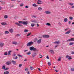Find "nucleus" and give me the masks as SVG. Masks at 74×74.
Returning a JSON list of instances; mask_svg holds the SVG:
<instances>
[{"instance_id":"1","label":"nucleus","mask_w":74,"mask_h":74,"mask_svg":"<svg viewBox=\"0 0 74 74\" xmlns=\"http://www.w3.org/2000/svg\"><path fill=\"white\" fill-rule=\"evenodd\" d=\"M29 49L30 51H36L37 49L33 47H29Z\"/></svg>"},{"instance_id":"2","label":"nucleus","mask_w":74,"mask_h":74,"mask_svg":"<svg viewBox=\"0 0 74 74\" xmlns=\"http://www.w3.org/2000/svg\"><path fill=\"white\" fill-rule=\"evenodd\" d=\"M33 42L31 41L30 42H29L28 43H27V47H30L32 45H33Z\"/></svg>"},{"instance_id":"3","label":"nucleus","mask_w":74,"mask_h":74,"mask_svg":"<svg viewBox=\"0 0 74 74\" xmlns=\"http://www.w3.org/2000/svg\"><path fill=\"white\" fill-rule=\"evenodd\" d=\"M42 37L45 38H48L49 37V36L44 35L42 36Z\"/></svg>"},{"instance_id":"4","label":"nucleus","mask_w":74,"mask_h":74,"mask_svg":"<svg viewBox=\"0 0 74 74\" xmlns=\"http://www.w3.org/2000/svg\"><path fill=\"white\" fill-rule=\"evenodd\" d=\"M45 13L46 14H51V12L50 11H46L45 12Z\"/></svg>"},{"instance_id":"5","label":"nucleus","mask_w":74,"mask_h":74,"mask_svg":"<svg viewBox=\"0 0 74 74\" xmlns=\"http://www.w3.org/2000/svg\"><path fill=\"white\" fill-rule=\"evenodd\" d=\"M49 52H50L51 53V54H53V55L54 54V51H53V50H50L49 51Z\"/></svg>"},{"instance_id":"6","label":"nucleus","mask_w":74,"mask_h":74,"mask_svg":"<svg viewBox=\"0 0 74 74\" xmlns=\"http://www.w3.org/2000/svg\"><path fill=\"white\" fill-rule=\"evenodd\" d=\"M23 24L24 25H27V21H23Z\"/></svg>"},{"instance_id":"7","label":"nucleus","mask_w":74,"mask_h":74,"mask_svg":"<svg viewBox=\"0 0 74 74\" xmlns=\"http://www.w3.org/2000/svg\"><path fill=\"white\" fill-rule=\"evenodd\" d=\"M42 40L41 39H39L37 41V43L38 44H40Z\"/></svg>"},{"instance_id":"8","label":"nucleus","mask_w":74,"mask_h":74,"mask_svg":"<svg viewBox=\"0 0 74 74\" xmlns=\"http://www.w3.org/2000/svg\"><path fill=\"white\" fill-rule=\"evenodd\" d=\"M11 62L10 61H8L6 62V64L7 65H10V64H11Z\"/></svg>"},{"instance_id":"9","label":"nucleus","mask_w":74,"mask_h":74,"mask_svg":"<svg viewBox=\"0 0 74 74\" xmlns=\"http://www.w3.org/2000/svg\"><path fill=\"white\" fill-rule=\"evenodd\" d=\"M71 32V30H69V31L65 33V34H69Z\"/></svg>"},{"instance_id":"10","label":"nucleus","mask_w":74,"mask_h":74,"mask_svg":"<svg viewBox=\"0 0 74 74\" xmlns=\"http://www.w3.org/2000/svg\"><path fill=\"white\" fill-rule=\"evenodd\" d=\"M60 42L59 41H56L55 42H53L54 44H60Z\"/></svg>"},{"instance_id":"11","label":"nucleus","mask_w":74,"mask_h":74,"mask_svg":"<svg viewBox=\"0 0 74 74\" xmlns=\"http://www.w3.org/2000/svg\"><path fill=\"white\" fill-rule=\"evenodd\" d=\"M9 32H10V33H13L14 32V30L12 29H9Z\"/></svg>"},{"instance_id":"12","label":"nucleus","mask_w":74,"mask_h":74,"mask_svg":"<svg viewBox=\"0 0 74 74\" xmlns=\"http://www.w3.org/2000/svg\"><path fill=\"white\" fill-rule=\"evenodd\" d=\"M12 64H13L15 65L16 63V62L15 61H14L13 60H12Z\"/></svg>"},{"instance_id":"13","label":"nucleus","mask_w":74,"mask_h":74,"mask_svg":"<svg viewBox=\"0 0 74 74\" xmlns=\"http://www.w3.org/2000/svg\"><path fill=\"white\" fill-rule=\"evenodd\" d=\"M32 22L34 23H37V20H33L31 21Z\"/></svg>"},{"instance_id":"14","label":"nucleus","mask_w":74,"mask_h":74,"mask_svg":"<svg viewBox=\"0 0 74 74\" xmlns=\"http://www.w3.org/2000/svg\"><path fill=\"white\" fill-rule=\"evenodd\" d=\"M13 44H14V45H17V42L15 41H13L12 42Z\"/></svg>"},{"instance_id":"15","label":"nucleus","mask_w":74,"mask_h":74,"mask_svg":"<svg viewBox=\"0 0 74 74\" xmlns=\"http://www.w3.org/2000/svg\"><path fill=\"white\" fill-rule=\"evenodd\" d=\"M36 53H33L32 54V57H33V58H34V57H35V56H36Z\"/></svg>"},{"instance_id":"16","label":"nucleus","mask_w":74,"mask_h":74,"mask_svg":"<svg viewBox=\"0 0 74 74\" xmlns=\"http://www.w3.org/2000/svg\"><path fill=\"white\" fill-rule=\"evenodd\" d=\"M4 45V44L3 43H0V47H3Z\"/></svg>"},{"instance_id":"17","label":"nucleus","mask_w":74,"mask_h":74,"mask_svg":"<svg viewBox=\"0 0 74 74\" xmlns=\"http://www.w3.org/2000/svg\"><path fill=\"white\" fill-rule=\"evenodd\" d=\"M64 21L65 22H67V21H68V20L67 19V18H64Z\"/></svg>"},{"instance_id":"18","label":"nucleus","mask_w":74,"mask_h":74,"mask_svg":"<svg viewBox=\"0 0 74 74\" xmlns=\"http://www.w3.org/2000/svg\"><path fill=\"white\" fill-rule=\"evenodd\" d=\"M12 52V51H9L8 52V55H11V52Z\"/></svg>"},{"instance_id":"19","label":"nucleus","mask_w":74,"mask_h":74,"mask_svg":"<svg viewBox=\"0 0 74 74\" xmlns=\"http://www.w3.org/2000/svg\"><path fill=\"white\" fill-rule=\"evenodd\" d=\"M1 24L2 25H7V24H6V23H5V22H3V23H1Z\"/></svg>"},{"instance_id":"20","label":"nucleus","mask_w":74,"mask_h":74,"mask_svg":"<svg viewBox=\"0 0 74 74\" xmlns=\"http://www.w3.org/2000/svg\"><path fill=\"white\" fill-rule=\"evenodd\" d=\"M9 72L8 71H6L4 72V74H9Z\"/></svg>"},{"instance_id":"21","label":"nucleus","mask_w":74,"mask_h":74,"mask_svg":"<svg viewBox=\"0 0 74 74\" xmlns=\"http://www.w3.org/2000/svg\"><path fill=\"white\" fill-rule=\"evenodd\" d=\"M39 58H42V55H41V54H40L39 55Z\"/></svg>"},{"instance_id":"22","label":"nucleus","mask_w":74,"mask_h":74,"mask_svg":"<svg viewBox=\"0 0 74 74\" xmlns=\"http://www.w3.org/2000/svg\"><path fill=\"white\" fill-rule=\"evenodd\" d=\"M24 32L25 33H27L28 32H29V30H28L27 29H25L24 30Z\"/></svg>"},{"instance_id":"23","label":"nucleus","mask_w":74,"mask_h":74,"mask_svg":"<svg viewBox=\"0 0 74 74\" xmlns=\"http://www.w3.org/2000/svg\"><path fill=\"white\" fill-rule=\"evenodd\" d=\"M38 10L39 11H41V10H42V8L41 7H39L38 8Z\"/></svg>"},{"instance_id":"24","label":"nucleus","mask_w":74,"mask_h":74,"mask_svg":"<svg viewBox=\"0 0 74 74\" xmlns=\"http://www.w3.org/2000/svg\"><path fill=\"white\" fill-rule=\"evenodd\" d=\"M46 25H47V26H50L51 25V24L49 23H47L46 24Z\"/></svg>"},{"instance_id":"25","label":"nucleus","mask_w":74,"mask_h":74,"mask_svg":"<svg viewBox=\"0 0 74 74\" xmlns=\"http://www.w3.org/2000/svg\"><path fill=\"white\" fill-rule=\"evenodd\" d=\"M69 5H74V3H69Z\"/></svg>"},{"instance_id":"26","label":"nucleus","mask_w":74,"mask_h":74,"mask_svg":"<svg viewBox=\"0 0 74 74\" xmlns=\"http://www.w3.org/2000/svg\"><path fill=\"white\" fill-rule=\"evenodd\" d=\"M74 44V43L73 42H70L69 44L70 45H72Z\"/></svg>"},{"instance_id":"27","label":"nucleus","mask_w":74,"mask_h":74,"mask_svg":"<svg viewBox=\"0 0 74 74\" xmlns=\"http://www.w3.org/2000/svg\"><path fill=\"white\" fill-rule=\"evenodd\" d=\"M5 34H8V33H9V32L7 31H6L5 32Z\"/></svg>"},{"instance_id":"28","label":"nucleus","mask_w":74,"mask_h":74,"mask_svg":"<svg viewBox=\"0 0 74 74\" xmlns=\"http://www.w3.org/2000/svg\"><path fill=\"white\" fill-rule=\"evenodd\" d=\"M71 41H74V38H71Z\"/></svg>"},{"instance_id":"29","label":"nucleus","mask_w":74,"mask_h":74,"mask_svg":"<svg viewBox=\"0 0 74 74\" xmlns=\"http://www.w3.org/2000/svg\"><path fill=\"white\" fill-rule=\"evenodd\" d=\"M32 33L31 32L28 34L27 35V37H28V36H30V34H31Z\"/></svg>"},{"instance_id":"30","label":"nucleus","mask_w":74,"mask_h":74,"mask_svg":"<svg viewBox=\"0 0 74 74\" xmlns=\"http://www.w3.org/2000/svg\"><path fill=\"white\" fill-rule=\"evenodd\" d=\"M32 18H36V16L34 15H32L31 16Z\"/></svg>"},{"instance_id":"31","label":"nucleus","mask_w":74,"mask_h":74,"mask_svg":"<svg viewBox=\"0 0 74 74\" xmlns=\"http://www.w3.org/2000/svg\"><path fill=\"white\" fill-rule=\"evenodd\" d=\"M51 62H48V65H49V66H51Z\"/></svg>"},{"instance_id":"32","label":"nucleus","mask_w":74,"mask_h":74,"mask_svg":"<svg viewBox=\"0 0 74 74\" xmlns=\"http://www.w3.org/2000/svg\"><path fill=\"white\" fill-rule=\"evenodd\" d=\"M32 5L33 6H34V7H36V6H37L36 3L33 4Z\"/></svg>"},{"instance_id":"33","label":"nucleus","mask_w":74,"mask_h":74,"mask_svg":"<svg viewBox=\"0 0 74 74\" xmlns=\"http://www.w3.org/2000/svg\"><path fill=\"white\" fill-rule=\"evenodd\" d=\"M69 60H71V59H72V58H71V56H69V58H68Z\"/></svg>"},{"instance_id":"34","label":"nucleus","mask_w":74,"mask_h":74,"mask_svg":"<svg viewBox=\"0 0 74 74\" xmlns=\"http://www.w3.org/2000/svg\"><path fill=\"white\" fill-rule=\"evenodd\" d=\"M13 59H18V57L16 56L15 57H14Z\"/></svg>"},{"instance_id":"35","label":"nucleus","mask_w":74,"mask_h":74,"mask_svg":"<svg viewBox=\"0 0 74 74\" xmlns=\"http://www.w3.org/2000/svg\"><path fill=\"white\" fill-rule=\"evenodd\" d=\"M8 18V16H7V15L4 16V18L5 19H6V18Z\"/></svg>"},{"instance_id":"36","label":"nucleus","mask_w":74,"mask_h":74,"mask_svg":"<svg viewBox=\"0 0 74 74\" xmlns=\"http://www.w3.org/2000/svg\"><path fill=\"white\" fill-rule=\"evenodd\" d=\"M31 26H32V27H34V24H31Z\"/></svg>"},{"instance_id":"37","label":"nucleus","mask_w":74,"mask_h":74,"mask_svg":"<svg viewBox=\"0 0 74 74\" xmlns=\"http://www.w3.org/2000/svg\"><path fill=\"white\" fill-rule=\"evenodd\" d=\"M71 70L72 71H74V68H71Z\"/></svg>"},{"instance_id":"38","label":"nucleus","mask_w":74,"mask_h":74,"mask_svg":"<svg viewBox=\"0 0 74 74\" xmlns=\"http://www.w3.org/2000/svg\"><path fill=\"white\" fill-rule=\"evenodd\" d=\"M69 56H70L69 55H66V59H68V58H69Z\"/></svg>"},{"instance_id":"39","label":"nucleus","mask_w":74,"mask_h":74,"mask_svg":"<svg viewBox=\"0 0 74 74\" xmlns=\"http://www.w3.org/2000/svg\"><path fill=\"white\" fill-rule=\"evenodd\" d=\"M66 41H67V42H69V41H71V39L68 40Z\"/></svg>"},{"instance_id":"40","label":"nucleus","mask_w":74,"mask_h":74,"mask_svg":"<svg viewBox=\"0 0 74 74\" xmlns=\"http://www.w3.org/2000/svg\"><path fill=\"white\" fill-rule=\"evenodd\" d=\"M18 56H19V57H22V55H20L19 54H18Z\"/></svg>"},{"instance_id":"41","label":"nucleus","mask_w":74,"mask_h":74,"mask_svg":"<svg viewBox=\"0 0 74 74\" xmlns=\"http://www.w3.org/2000/svg\"><path fill=\"white\" fill-rule=\"evenodd\" d=\"M23 21H19L18 23H22V24H23Z\"/></svg>"},{"instance_id":"42","label":"nucleus","mask_w":74,"mask_h":74,"mask_svg":"<svg viewBox=\"0 0 74 74\" xmlns=\"http://www.w3.org/2000/svg\"><path fill=\"white\" fill-rule=\"evenodd\" d=\"M4 55H8V53H7V52H5Z\"/></svg>"},{"instance_id":"43","label":"nucleus","mask_w":74,"mask_h":74,"mask_svg":"<svg viewBox=\"0 0 74 74\" xmlns=\"http://www.w3.org/2000/svg\"><path fill=\"white\" fill-rule=\"evenodd\" d=\"M30 69L31 70H33V67L32 66L30 67Z\"/></svg>"},{"instance_id":"44","label":"nucleus","mask_w":74,"mask_h":74,"mask_svg":"<svg viewBox=\"0 0 74 74\" xmlns=\"http://www.w3.org/2000/svg\"><path fill=\"white\" fill-rule=\"evenodd\" d=\"M5 69V67L4 66H3L2 69Z\"/></svg>"},{"instance_id":"45","label":"nucleus","mask_w":74,"mask_h":74,"mask_svg":"<svg viewBox=\"0 0 74 74\" xmlns=\"http://www.w3.org/2000/svg\"><path fill=\"white\" fill-rule=\"evenodd\" d=\"M27 55H30V54H31V53H30V52L27 53Z\"/></svg>"},{"instance_id":"46","label":"nucleus","mask_w":74,"mask_h":74,"mask_svg":"<svg viewBox=\"0 0 74 74\" xmlns=\"http://www.w3.org/2000/svg\"><path fill=\"white\" fill-rule=\"evenodd\" d=\"M69 19H70L71 20H73V17H69Z\"/></svg>"},{"instance_id":"47","label":"nucleus","mask_w":74,"mask_h":74,"mask_svg":"<svg viewBox=\"0 0 74 74\" xmlns=\"http://www.w3.org/2000/svg\"><path fill=\"white\" fill-rule=\"evenodd\" d=\"M20 6L21 7H22V6H23V3H21V4H20Z\"/></svg>"},{"instance_id":"48","label":"nucleus","mask_w":74,"mask_h":74,"mask_svg":"<svg viewBox=\"0 0 74 74\" xmlns=\"http://www.w3.org/2000/svg\"><path fill=\"white\" fill-rule=\"evenodd\" d=\"M8 69H9V68H7L5 69H4V70H5V71H6V70H8Z\"/></svg>"},{"instance_id":"49","label":"nucleus","mask_w":74,"mask_h":74,"mask_svg":"<svg viewBox=\"0 0 74 74\" xmlns=\"http://www.w3.org/2000/svg\"><path fill=\"white\" fill-rule=\"evenodd\" d=\"M61 60V58L60 57L59 58V59H58V61H60Z\"/></svg>"},{"instance_id":"50","label":"nucleus","mask_w":74,"mask_h":74,"mask_svg":"<svg viewBox=\"0 0 74 74\" xmlns=\"http://www.w3.org/2000/svg\"><path fill=\"white\" fill-rule=\"evenodd\" d=\"M18 26H22V25L18 23Z\"/></svg>"},{"instance_id":"51","label":"nucleus","mask_w":74,"mask_h":74,"mask_svg":"<svg viewBox=\"0 0 74 74\" xmlns=\"http://www.w3.org/2000/svg\"><path fill=\"white\" fill-rule=\"evenodd\" d=\"M22 66V64H20L19 65V67H21Z\"/></svg>"},{"instance_id":"52","label":"nucleus","mask_w":74,"mask_h":74,"mask_svg":"<svg viewBox=\"0 0 74 74\" xmlns=\"http://www.w3.org/2000/svg\"><path fill=\"white\" fill-rule=\"evenodd\" d=\"M25 70L26 71H28V69L26 68L25 69Z\"/></svg>"},{"instance_id":"53","label":"nucleus","mask_w":74,"mask_h":74,"mask_svg":"<svg viewBox=\"0 0 74 74\" xmlns=\"http://www.w3.org/2000/svg\"><path fill=\"white\" fill-rule=\"evenodd\" d=\"M47 59H49V57H48V56H47V57H46Z\"/></svg>"},{"instance_id":"54","label":"nucleus","mask_w":74,"mask_h":74,"mask_svg":"<svg viewBox=\"0 0 74 74\" xmlns=\"http://www.w3.org/2000/svg\"><path fill=\"white\" fill-rule=\"evenodd\" d=\"M71 54H72V55H74V52L72 51Z\"/></svg>"},{"instance_id":"55","label":"nucleus","mask_w":74,"mask_h":74,"mask_svg":"<svg viewBox=\"0 0 74 74\" xmlns=\"http://www.w3.org/2000/svg\"><path fill=\"white\" fill-rule=\"evenodd\" d=\"M13 56L14 57L16 56V55L15 54H14L13 55Z\"/></svg>"},{"instance_id":"56","label":"nucleus","mask_w":74,"mask_h":74,"mask_svg":"<svg viewBox=\"0 0 74 74\" xmlns=\"http://www.w3.org/2000/svg\"><path fill=\"white\" fill-rule=\"evenodd\" d=\"M25 7L26 8H29V7L27 6H26Z\"/></svg>"},{"instance_id":"57","label":"nucleus","mask_w":74,"mask_h":74,"mask_svg":"<svg viewBox=\"0 0 74 74\" xmlns=\"http://www.w3.org/2000/svg\"><path fill=\"white\" fill-rule=\"evenodd\" d=\"M16 36H17L18 37V36H20V35H19V34H17L16 35Z\"/></svg>"},{"instance_id":"58","label":"nucleus","mask_w":74,"mask_h":74,"mask_svg":"<svg viewBox=\"0 0 74 74\" xmlns=\"http://www.w3.org/2000/svg\"><path fill=\"white\" fill-rule=\"evenodd\" d=\"M37 27H38V26H39V25H38V24H37Z\"/></svg>"},{"instance_id":"59","label":"nucleus","mask_w":74,"mask_h":74,"mask_svg":"<svg viewBox=\"0 0 74 74\" xmlns=\"http://www.w3.org/2000/svg\"><path fill=\"white\" fill-rule=\"evenodd\" d=\"M38 70H39L40 71H41V69L40 68H38Z\"/></svg>"},{"instance_id":"60","label":"nucleus","mask_w":74,"mask_h":74,"mask_svg":"<svg viewBox=\"0 0 74 74\" xmlns=\"http://www.w3.org/2000/svg\"><path fill=\"white\" fill-rule=\"evenodd\" d=\"M37 4H41V3H40V2H39L38 1L37 2Z\"/></svg>"},{"instance_id":"61","label":"nucleus","mask_w":74,"mask_h":74,"mask_svg":"<svg viewBox=\"0 0 74 74\" xmlns=\"http://www.w3.org/2000/svg\"><path fill=\"white\" fill-rule=\"evenodd\" d=\"M38 1L39 2V3H41V1L38 0Z\"/></svg>"},{"instance_id":"62","label":"nucleus","mask_w":74,"mask_h":74,"mask_svg":"<svg viewBox=\"0 0 74 74\" xmlns=\"http://www.w3.org/2000/svg\"><path fill=\"white\" fill-rule=\"evenodd\" d=\"M19 23H15L16 25H18Z\"/></svg>"},{"instance_id":"63","label":"nucleus","mask_w":74,"mask_h":74,"mask_svg":"<svg viewBox=\"0 0 74 74\" xmlns=\"http://www.w3.org/2000/svg\"><path fill=\"white\" fill-rule=\"evenodd\" d=\"M55 48H56V47H58V45L55 46Z\"/></svg>"},{"instance_id":"64","label":"nucleus","mask_w":74,"mask_h":74,"mask_svg":"<svg viewBox=\"0 0 74 74\" xmlns=\"http://www.w3.org/2000/svg\"><path fill=\"white\" fill-rule=\"evenodd\" d=\"M27 74H30V73H29V71H28L27 72Z\"/></svg>"}]
</instances>
